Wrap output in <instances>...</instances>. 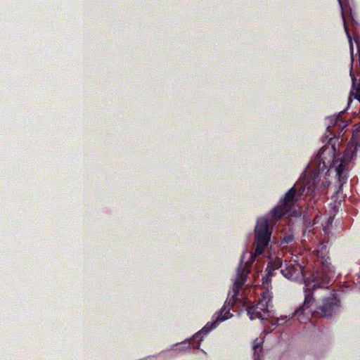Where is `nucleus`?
<instances>
[{"label":"nucleus","mask_w":360,"mask_h":360,"mask_svg":"<svg viewBox=\"0 0 360 360\" xmlns=\"http://www.w3.org/2000/svg\"><path fill=\"white\" fill-rule=\"evenodd\" d=\"M328 122L329 124L322 137V141H327V143L319 149L309 163V176L306 169L302 173V179H304L307 187V195H311L314 200L323 194L329 185L328 181H323L319 185L321 172L326 170V174L331 169H335L338 183L337 192L340 193L347 181V164L356 155V147L352 145L345 148L342 155L338 154L335 144L338 139L335 137L333 127L340 130L346 125L338 117H329Z\"/></svg>","instance_id":"f257e3e1"},{"label":"nucleus","mask_w":360,"mask_h":360,"mask_svg":"<svg viewBox=\"0 0 360 360\" xmlns=\"http://www.w3.org/2000/svg\"><path fill=\"white\" fill-rule=\"evenodd\" d=\"M279 269H281V274L285 278L292 281L304 283V300L302 304L291 314L272 319L271 324L273 328H269V332H271L276 326L283 324V322L295 318V316L309 317L311 314L310 306L313 302V291L319 288H327L330 285V278L334 275V271L330 270L329 266H323L321 271L311 274L309 277H306L304 274L303 267L300 264H293L286 261L283 264L282 259L279 257L269 258L265 269V274L262 278V285L264 288H269L275 271Z\"/></svg>","instance_id":"f03ea898"},{"label":"nucleus","mask_w":360,"mask_h":360,"mask_svg":"<svg viewBox=\"0 0 360 360\" xmlns=\"http://www.w3.org/2000/svg\"><path fill=\"white\" fill-rule=\"evenodd\" d=\"M307 195V187L304 179L300 180L290 188L279 200V203L275 206L269 213L257 219L254 228V246L253 252H245V256L249 255L248 260L250 264L256 257L262 255L268 248L272 235L274 226L294 207L295 204L304 195Z\"/></svg>","instance_id":"7ed1b4c3"},{"label":"nucleus","mask_w":360,"mask_h":360,"mask_svg":"<svg viewBox=\"0 0 360 360\" xmlns=\"http://www.w3.org/2000/svg\"><path fill=\"white\" fill-rule=\"evenodd\" d=\"M245 253L241 256L239 264L236 269V274L233 279L232 292H229L228 297L223 307L220 310L216 311L212 317V321L207 322L200 330L199 333H202L199 342H202L205 337L217 328V326L233 316L230 310L236 304L239 292L246 282L248 275L250 273L251 264L248 261L245 262Z\"/></svg>","instance_id":"20e7f679"},{"label":"nucleus","mask_w":360,"mask_h":360,"mask_svg":"<svg viewBox=\"0 0 360 360\" xmlns=\"http://www.w3.org/2000/svg\"><path fill=\"white\" fill-rule=\"evenodd\" d=\"M313 301H314V298ZM313 303L314 302H312L310 306L311 314L309 317H303L302 316L299 317L298 316H295L300 322L304 323L309 321L312 316H316L323 318H331L339 311L340 307V300L336 293H333L330 297H324L322 304L317 307L315 310L311 309Z\"/></svg>","instance_id":"39448f33"},{"label":"nucleus","mask_w":360,"mask_h":360,"mask_svg":"<svg viewBox=\"0 0 360 360\" xmlns=\"http://www.w3.org/2000/svg\"><path fill=\"white\" fill-rule=\"evenodd\" d=\"M261 293V297L255 304L246 308L247 314L250 320L259 319L261 321L271 318V308H272V295L268 288Z\"/></svg>","instance_id":"423d86ee"},{"label":"nucleus","mask_w":360,"mask_h":360,"mask_svg":"<svg viewBox=\"0 0 360 360\" xmlns=\"http://www.w3.org/2000/svg\"><path fill=\"white\" fill-rule=\"evenodd\" d=\"M338 1L340 4V6L341 8L342 18L343 24H344L345 32L346 33V35H347V37L348 39L349 44L350 53H354V45H353V42L352 40V37H351L349 30L346 24L347 17L348 16V17L352 18V11L347 5L344 4L341 0H338Z\"/></svg>","instance_id":"0eeeda50"},{"label":"nucleus","mask_w":360,"mask_h":360,"mask_svg":"<svg viewBox=\"0 0 360 360\" xmlns=\"http://www.w3.org/2000/svg\"><path fill=\"white\" fill-rule=\"evenodd\" d=\"M191 338H186L181 342H177L171 346L170 349H173L176 347V350L179 352H186L191 348Z\"/></svg>","instance_id":"6e6552de"},{"label":"nucleus","mask_w":360,"mask_h":360,"mask_svg":"<svg viewBox=\"0 0 360 360\" xmlns=\"http://www.w3.org/2000/svg\"><path fill=\"white\" fill-rule=\"evenodd\" d=\"M351 145L356 147L357 152L359 148H360V130H357L356 131L353 133L352 137L347 146H349Z\"/></svg>","instance_id":"1a4fd4ad"},{"label":"nucleus","mask_w":360,"mask_h":360,"mask_svg":"<svg viewBox=\"0 0 360 360\" xmlns=\"http://www.w3.org/2000/svg\"><path fill=\"white\" fill-rule=\"evenodd\" d=\"M294 240L295 237L292 233H285L281 239V245L285 248L287 245L292 243Z\"/></svg>","instance_id":"9d476101"},{"label":"nucleus","mask_w":360,"mask_h":360,"mask_svg":"<svg viewBox=\"0 0 360 360\" xmlns=\"http://www.w3.org/2000/svg\"><path fill=\"white\" fill-rule=\"evenodd\" d=\"M254 349V360H263L262 359V349L261 346L258 345H255L253 347Z\"/></svg>","instance_id":"9b49d317"},{"label":"nucleus","mask_w":360,"mask_h":360,"mask_svg":"<svg viewBox=\"0 0 360 360\" xmlns=\"http://www.w3.org/2000/svg\"><path fill=\"white\" fill-rule=\"evenodd\" d=\"M299 360H316V359L311 353L302 352L300 354Z\"/></svg>","instance_id":"f8f14e48"},{"label":"nucleus","mask_w":360,"mask_h":360,"mask_svg":"<svg viewBox=\"0 0 360 360\" xmlns=\"http://www.w3.org/2000/svg\"><path fill=\"white\" fill-rule=\"evenodd\" d=\"M334 217H335V214H333V215H330L326 219V220L325 221L324 229H323L325 232H326L327 229H328L332 226Z\"/></svg>","instance_id":"ddd939ff"},{"label":"nucleus","mask_w":360,"mask_h":360,"mask_svg":"<svg viewBox=\"0 0 360 360\" xmlns=\"http://www.w3.org/2000/svg\"><path fill=\"white\" fill-rule=\"evenodd\" d=\"M317 252L319 257H324L328 253L327 247L326 245H321L318 248Z\"/></svg>","instance_id":"4468645a"},{"label":"nucleus","mask_w":360,"mask_h":360,"mask_svg":"<svg viewBox=\"0 0 360 360\" xmlns=\"http://www.w3.org/2000/svg\"><path fill=\"white\" fill-rule=\"evenodd\" d=\"M201 336H202V333H199V331H198L197 333L193 334L192 335V337L191 338V341L192 340H197L198 343H199V340H200Z\"/></svg>","instance_id":"2eb2a0df"},{"label":"nucleus","mask_w":360,"mask_h":360,"mask_svg":"<svg viewBox=\"0 0 360 360\" xmlns=\"http://www.w3.org/2000/svg\"><path fill=\"white\" fill-rule=\"evenodd\" d=\"M311 233V230L308 229L307 228H305L302 231V235L304 237L307 236V238H309V234Z\"/></svg>","instance_id":"dca6fc26"},{"label":"nucleus","mask_w":360,"mask_h":360,"mask_svg":"<svg viewBox=\"0 0 360 360\" xmlns=\"http://www.w3.org/2000/svg\"><path fill=\"white\" fill-rule=\"evenodd\" d=\"M141 360H157V356H155V355L148 356L146 358L143 359Z\"/></svg>","instance_id":"f3484780"},{"label":"nucleus","mask_w":360,"mask_h":360,"mask_svg":"<svg viewBox=\"0 0 360 360\" xmlns=\"http://www.w3.org/2000/svg\"><path fill=\"white\" fill-rule=\"evenodd\" d=\"M200 343H201V342H199V343H198V345H197L191 346V348H193V349H199V350H200Z\"/></svg>","instance_id":"a211bd4d"},{"label":"nucleus","mask_w":360,"mask_h":360,"mask_svg":"<svg viewBox=\"0 0 360 360\" xmlns=\"http://www.w3.org/2000/svg\"><path fill=\"white\" fill-rule=\"evenodd\" d=\"M200 350L202 352V353H203L205 354H207L205 350H203L202 349H200Z\"/></svg>","instance_id":"6ab92c4d"}]
</instances>
